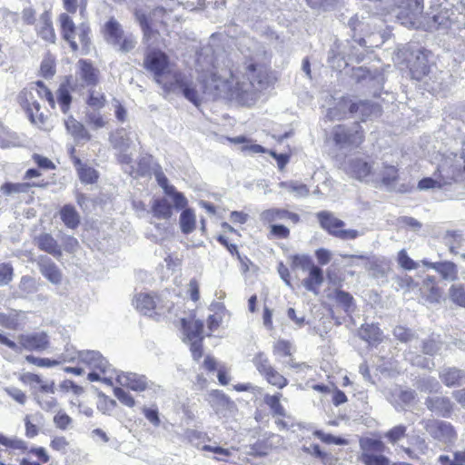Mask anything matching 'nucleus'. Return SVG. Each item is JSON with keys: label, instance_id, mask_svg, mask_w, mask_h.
<instances>
[{"label": "nucleus", "instance_id": "61", "mask_svg": "<svg viewBox=\"0 0 465 465\" xmlns=\"http://www.w3.org/2000/svg\"><path fill=\"white\" fill-rule=\"evenodd\" d=\"M33 395L35 401L44 411H49L57 406V401L54 397L43 398L39 395L38 391H34Z\"/></svg>", "mask_w": 465, "mask_h": 465}, {"label": "nucleus", "instance_id": "52", "mask_svg": "<svg viewBox=\"0 0 465 465\" xmlns=\"http://www.w3.org/2000/svg\"><path fill=\"white\" fill-rule=\"evenodd\" d=\"M335 300L337 303L342 307V309L349 312L352 310L353 307V298L352 296L344 291L338 290L335 292Z\"/></svg>", "mask_w": 465, "mask_h": 465}, {"label": "nucleus", "instance_id": "55", "mask_svg": "<svg viewBox=\"0 0 465 465\" xmlns=\"http://www.w3.org/2000/svg\"><path fill=\"white\" fill-rule=\"evenodd\" d=\"M407 427L404 425H397L388 430L384 437L391 444H395L406 436Z\"/></svg>", "mask_w": 465, "mask_h": 465}, {"label": "nucleus", "instance_id": "19", "mask_svg": "<svg viewBox=\"0 0 465 465\" xmlns=\"http://www.w3.org/2000/svg\"><path fill=\"white\" fill-rule=\"evenodd\" d=\"M77 78L83 86L94 87L98 83L99 71L86 60H79L77 63Z\"/></svg>", "mask_w": 465, "mask_h": 465}, {"label": "nucleus", "instance_id": "43", "mask_svg": "<svg viewBox=\"0 0 465 465\" xmlns=\"http://www.w3.org/2000/svg\"><path fill=\"white\" fill-rule=\"evenodd\" d=\"M195 215L191 209H185L180 215V227L183 233H190L195 228Z\"/></svg>", "mask_w": 465, "mask_h": 465}, {"label": "nucleus", "instance_id": "63", "mask_svg": "<svg viewBox=\"0 0 465 465\" xmlns=\"http://www.w3.org/2000/svg\"><path fill=\"white\" fill-rule=\"evenodd\" d=\"M114 395L122 404L127 407L132 408L135 405V401L133 398V396L120 387H116L114 389Z\"/></svg>", "mask_w": 465, "mask_h": 465}, {"label": "nucleus", "instance_id": "47", "mask_svg": "<svg viewBox=\"0 0 465 465\" xmlns=\"http://www.w3.org/2000/svg\"><path fill=\"white\" fill-rule=\"evenodd\" d=\"M86 104L95 110H100L105 104V96L101 91L91 89L86 99Z\"/></svg>", "mask_w": 465, "mask_h": 465}, {"label": "nucleus", "instance_id": "17", "mask_svg": "<svg viewBox=\"0 0 465 465\" xmlns=\"http://www.w3.org/2000/svg\"><path fill=\"white\" fill-rule=\"evenodd\" d=\"M76 354L80 362L85 364L90 369L98 370L104 373L109 368L107 360L97 351H79Z\"/></svg>", "mask_w": 465, "mask_h": 465}, {"label": "nucleus", "instance_id": "29", "mask_svg": "<svg viewBox=\"0 0 465 465\" xmlns=\"http://www.w3.org/2000/svg\"><path fill=\"white\" fill-rule=\"evenodd\" d=\"M133 303L137 311L148 316H152L156 309L155 298L152 294L146 292H140L136 294L133 300Z\"/></svg>", "mask_w": 465, "mask_h": 465}, {"label": "nucleus", "instance_id": "62", "mask_svg": "<svg viewBox=\"0 0 465 465\" xmlns=\"http://www.w3.org/2000/svg\"><path fill=\"white\" fill-rule=\"evenodd\" d=\"M136 45V40L132 34H125L120 43H118L114 47L117 48L118 51L122 53H128L132 51Z\"/></svg>", "mask_w": 465, "mask_h": 465}, {"label": "nucleus", "instance_id": "57", "mask_svg": "<svg viewBox=\"0 0 465 465\" xmlns=\"http://www.w3.org/2000/svg\"><path fill=\"white\" fill-rule=\"evenodd\" d=\"M418 389L427 393L438 392L440 389L439 381L435 378H424L419 381Z\"/></svg>", "mask_w": 465, "mask_h": 465}, {"label": "nucleus", "instance_id": "11", "mask_svg": "<svg viewBox=\"0 0 465 465\" xmlns=\"http://www.w3.org/2000/svg\"><path fill=\"white\" fill-rule=\"evenodd\" d=\"M424 430L434 439L443 443L455 440L456 432L453 426L447 421L426 420L422 421Z\"/></svg>", "mask_w": 465, "mask_h": 465}, {"label": "nucleus", "instance_id": "45", "mask_svg": "<svg viewBox=\"0 0 465 465\" xmlns=\"http://www.w3.org/2000/svg\"><path fill=\"white\" fill-rule=\"evenodd\" d=\"M449 296L452 302L465 308V288L462 284H452L449 289Z\"/></svg>", "mask_w": 465, "mask_h": 465}, {"label": "nucleus", "instance_id": "56", "mask_svg": "<svg viewBox=\"0 0 465 465\" xmlns=\"http://www.w3.org/2000/svg\"><path fill=\"white\" fill-rule=\"evenodd\" d=\"M445 184L443 183L442 179L434 173L433 177H426L421 179L418 183V188L420 191H426L429 189L441 188Z\"/></svg>", "mask_w": 465, "mask_h": 465}, {"label": "nucleus", "instance_id": "1", "mask_svg": "<svg viewBox=\"0 0 465 465\" xmlns=\"http://www.w3.org/2000/svg\"><path fill=\"white\" fill-rule=\"evenodd\" d=\"M213 69L205 72V97L234 100L251 106L259 99L260 93L270 84L268 68L252 62L244 63L236 74L228 69L227 54L223 49L213 50Z\"/></svg>", "mask_w": 465, "mask_h": 465}, {"label": "nucleus", "instance_id": "6", "mask_svg": "<svg viewBox=\"0 0 465 465\" xmlns=\"http://www.w3.org/2000/svg\"><path fill=\"white\" fill-rule=\"evenodd\" d=\"M0 343L5 344L18 353L21 352L23 349L26 351H42L48 348L49 338L44 331L21 334L18 336V343H15L0 333Z\"/></svg>", "mask_w": 465, "mask_h": 465}, {"label": "nucleus", "instance_id": "20", "mask_svg": "<svg viewBox=\"0 0 465 465\" xmlns=\"http://www.w3.org/2000/svg\"><path fill=\"white\" fill-rule=\"evenodd\" d=\"M453 15V12L447 8L433 12L431 16H429L428 27L430 30H448L451 27Z\"/></svg>", "mask_w": 465, "mask_h": 465}, {"label": "nucleus", "instance_id": "64", "mask_svg": "<svg viewBox=\"0 0 465 465\" xmlns=\"http://www.w3.org/2000/svg\"><path fill=\"white\" fill-rule=\"evenodd\" d=\"M18 288L23 294H31L35 292L37 290L35 281L30 276H23L20 280Z\"/></svg>", "mask_w": 465, "mask_h": 465}, {"label": "nucleus", "instance_id": "60", "mask_svg": "<svg viewBox=\"0 0 465 465\" xmlns=\"http://www.w3.org/2000/svg\"><path fill=\"white\" fill-rule=\"evenodd\" d=\"M14 277V268L9 262L0 263V286L7 285Z\"/></svg>", "mask_w": 465, "mask_h": 465}, {"label": "nucleus", "instance_id": "25", "mask_svg": "<svg viewBox=\"0 0 465 465\" xmlns=\"http://www.w3.org/2000/svg\"><path fill=\"white\" fill-rule=\"evenodd\" d=\"M40 272L52 283L58 284L62 281V272L47 256H40L37 262Z\"/></svg>", "mask_w": 465, "mask_h": 465}, {"label": "nucleus", "instance_id": "12", "mask_svg": "<svg viewBox=\"0 0 465 465\" xmlns=\"http://www.w3.org/2000/svg\"><path fill=\"white\" fill-rule=\"evenodd\" d=\"M344 169L350 176L360 181H366L369 176L374 174L372 163L361 157L349 159Z\"/></svg>", "mask_w": 465, "mask_h": 465}, {"label": "nucleus", "instance_id": "4", "mask_svg": "<svg viewBox=\"0 0 465 465\" xmlns=\"http://www.w3.org/2000/svg\"><path fill=\"white\" fill-rule=\"evenodd\" d=\"M355 117H361V121H365L371 116H379L381 108L379 104L367 100H359L352 102L349 98H343L339 103L337 108L329 110L328 115L331 119H342L346 116L347 112Z\"/></svg>", "mask_w": 465, "mask_h": 465}, {"label": "nucleus", "instance_id": "49", "mask_svg": "<svg viewBox=\"0 0 465 465\" xmlns=\"http://www.w3.org/2000/svg\"><path fill=\"white\" fill-rule=\"evenodd\" d=\"M252 363L261 375L272 367L269 358L262 351H259L253 356Z\"/></svg>", "mask_w": 465, "mask_h": 465}, {"label": "nucleus", "instance_id": "22", "mask_svg": "<svg viewBox=\"0 0 465 465\" xmlns=\"http://www.w3.org/2000/svg\"><path fill=\"white\" fill-rule=\"evenodd\" d=\"M316 216L321 227L332 236H335L337 232L345 225L342 220L338 219L332 213L328 211L319 212L316 213Z\"/></svg>", "mask_w": 465, "mask_h": 465}, {"label": "nucleus", "instance_id": "27", "mask_svg": "<svg viewBox=\"0 0 465 465\" xmlns=\"http://www.w3.org/2000/svg\"><path fill=\"white\" fill-rule=\"evenodd\" d=\"M422 263L426 267L435 270L444 280L455 281L458 278L457 266L451 262H430L423 260Z\"/></svg>", "mask_w": 465, "mask_h": 465}, {"label": "nucleus", "instance_id": "46", "mask_svg": "<svg viewBox=\"0 0 465 465\" xmlns=\"http://www.w3.org/2000/svg\"><path fill=\"white\" fill-rule=\"evenodd\" d=\"M280 186L293 193L296 197H305L309 194L308 187L297 182H282L280 183Z\"/></svg>", "mask_w": 465, "mask_h": 465}, {"label": "nucleus", "instance_id": "42", "mask_svg": "<svg viewBox=\"0 0 465 465\" xmlns=\"http://www.w3.org/2000/svg\"><path fill=\"white\" fill-rule=\"evenodd\" d=\"M57 104L64 114H67L70 110L71 103H72V95L68 89L61 85L56 93Z\"/></svg>", "mask_w": 465, "mask_h": 465}, {"label": "nucleus", "instance_id": "24", "mask_svg": "<svg viewBox=\"0 0 465 465\" xmlns=\"http://www.w3.org/2000/svg\"><path fill=\"white\" fill-rule=\"evenodd\" d=\"M261 218L264 222L272 223L275 221H286L289 220L292 223L296 224L300 222V216L295 213L289 212L285 209L272 208L265 210L262 213Z\"/></svg>", "mask_w": 465, "mask_h": 465}, {"label": "nucleus", "instance_id": "23", "mask_svg": "<svg viewBox=\"0 0 465 465\" xmlns=\"http://www.w3.org/2000/svg\"><path fill=\"white\" fill-rule=\"evenodd\" d=\"M59 22L63 38L69 43L73 51H77L78 45L75 42V32L77 27H75L74 21L68 15L64 13L59 15Z\"/></svg>", "mask_w": 465, "mask_h": 465}, {"label": "nucleus", "instance_id": "53", "mask_svg": "<svg viewBox=\"0 0 465 465\" xmlns=\"http://www.w3.org/2000/svg\"><path fill=\"white\" fill-rule=\"evenodd\" d=\"M85 122L94 129H99L105 126L106 122L98 110L88 111L85 114Z\"/></svg>", "mask_w": 465, "mask_h": 465}, {"label": "nucleus", "instance_id": "9", "mask_svg": "<svg viewBox=\"0 0 465 465\" xmlns=\"http://www.w3.org/2000/svg\"><path fill=\"white\" fill-rule=\"evenodd\" d=\"M143 65L153 74L158 84L163 83V77L169 72L168 56L160 50L149 51L145 55Z\"/></svg>", "mask_w": 465, "mask_h": 465}, {"label": "nucleus", "instance_id": "50", "mask_svg": "<svg viewBox=\"0 0 465 465\" xmlns=\"http://www.w3.org/2000/svg\"><path fill=\"white\" fill-rule=\"evenodd\" d=\"M54 57L50 54H46L43 59L40 66V74L45 78L52 77L55 73Z\"/></svg>", "mask_w": 465, "mask_h": 465}, {"label": "nucleus", "instance_id": "38", "mask_svg": "<svg viewBox=\"0 0 465 465\" xmlns=\"http://www.w3.org/2000/svg\"><path fill=\"white\" fill-rule=\"evenodd\" d=\"M61 219L64 223L71 229H74L80 223L79 215L72 205H64L60 211Z\"/></svg>", "mask_w": 465, "mask_h": 465}, {"label": "nucleus", "instance_id": "59", "mask_svg": "<svg viewBox=\"0 0 465 465\" xmlns=\"http://www.w3.org/2000/svg\"><path fill=\"white\" fill-rule=\"evenodd\" d=\"M393 335L397 340L405 343L417 339L414 332L403 326H396L393 330Z\"/></svg>", "mask_w": 465, "mask_h": 465}, {"label": "nucleus", "instance_id": "3", "mask_svg": "<svg viewBox=\"0 0 465 465\" xmlns=\"http://www.w3.org/2000/svg\"><path fill=\"white\" fill-rule=\"evenodd\" d=\"M176 316L183 335V341L190 345L193 358L199 361L203 356V323L202 320L196 319L194 311L184 312L182 316Z\"/></svg>", "mask_w": 465, "mask_h": 465}, {"label": "nucleus", "instance_id": "58", "mask_svg": "<svg viewBox=\"0 0 465 465\" xmlns=\"http://www.w3.org/2000/svg\"><path fill=\"white\" fill-rule=\"evenodd\" d=\"M30 187L29 183H4L0 190L5 195H11L13 193H25Z\"/></svg>", "mask_w": 465, "mask_h": 465}, {"label": "nucleus", "instance_id": "30", "mask_svg": "<svg viewBox=\"0 0 465 465\" xmlns=\"http://www.w3.org/2000/svg\"><path fill=\"white\" fill-rule=\"evenodd\" d=\"M205 370L209 372H217V379L221 385H227L230 382L228 368L223 362L216 361L213 357L205 356Z\"/></svg>", "mask_w": 465, "mask_h": 465}, {"label": "nucleus", "instance_id": "48", "mask_svg": "<svg viewBox=\"0 0 465 465\" xmlns=\"http://www.w3.org/2000/svg\"><path fill=\"white\" fill-rule=\"evenodd\" d=\"M282 397V393H277L274 395H265L264 402L268 405L274 414L279 416H285V411L282 405L280 402Z\"/></svg>", "mask_w": 465, "mask_h": 465}, {"label": "nucleus", "instance_id": "35", "mask_svg": "<svg viewBox=\"0 0 465 465\" xmlns=\"http://www.w3.org/2000/svg\"><path fill=\"white\" fill-rule=\"evenodd\" d=\"M210 403L217 413L230 410L233 406V402L220 391H213L210 394Z\"/></svg>", "mask_w": 465, "mask_h": 465}, {"label": "nucleus", "instance_id": "37", "mask_svg": "<svg viewBox=\"0 0 465 465\" xmlns=\"http://www.w3.org/2000/svg\"><path fill=\"white\" fill-rule=\"evenodd\" d=\"M38 35L41 36L45 41L49 43L55 42V34L52 25V22L49 16L45 14L41 16L40 24L37 28Z\"/></svg>", "mask_w": 465, "mask_h": 465}, {"label": "nucleus", "instance_id": "7", "mask_svg": "<svg viewBox=\"0 0 465 465\" xmlns=\"http://www.w3.org/2000/svg\"><path fill=\"white\" fill-rule=\"evenodd\" d=\"M134 15L142 27L144 41L149 46L153 45L155 43L158 33L151 27L150 24L159 22L166 25L168 23L167 16L169 15L166 10L163 7H157L153 11L150 18L141 10H136Z\"/></svg>", "mask_w": 465, "mask_h": 465}, {"label": "nucleus", "instance_id": "32", "mask_svg": "<svg viewBox=\"0 0 465 465\" xmlns=\"http://www.w3.org/2000/svg\"><path fill=\"white\" fill-rule=\"evenodd\" d=\"M323 281L322 270L314 265L309 270V277L303 280L302 284L306 290L317 294L318 287L322 284Z\"/></svg>", "mask_w": 465, "mask_h": 465}, {"label": "nucleus", "instance_id": "54", "mask_svg": "<svg viewBox=\"0 0 465 465\" xmlns=\"http://www.w3.org/2000/svg\"><path fill=\"white\" fill-rule=\"evenodd\" d=\"M442 346V342L439 340V336H431L422 342V351L428 355L436 354Z\"/></svg>", "mask_w": 465, "mask_h": 465}, {"label": "nucleus", "instance_id": "26", "mask_svg": "<svg viewBox=\"0 0 465 465\" xmlns=\"http://www.w3.org/2000/svg\"><path fill=\"white\" fill-rule=\"evenodd\" d=\"M105 41L115 46L125 35L120 23L114 17H111L104 26Z\"/></svg>", "mask_w": 465, "mask_h": 465}, {"label": "nucleus", "instance_id": "8", "mask_svg": "<svg viewBox=\"0 0 465 465\" xmlns=\"http://www.w3.org/2000/svg\"><path fill=\"white\" fill-rule=\"evenodd\" d=\"M413 79L421 80L430 72L428 54L425 49L408 47L404 53Z\"/></svg>", "mask_w": 465, "mask_h": 465}, {"label": "nucleus", "instance_id": "15", "mask_svg": "<svg viewBox=\"0 0 465 465\" xmlns=\"http://www.w3.org/2000/svg\"><path fill=\"white\" fill-rule=\"evenodd\" d=\"M424 404L428 410L443 418L450 417L454 408L450 399L445 396L427 397Z\"/></svg>", "mask_w": 465, "mask_h": 465}, {"label": "nucleus", "instance_id": "16", "mask_svg": "<svg viewBox=\"0 0 465 465\" xmlns=\"http://www.w3.org/2000/svg\"><path fill=\"white\" fill-rule=\"evenodd\" d=\"M454 158L446 157L439 164L435 175H439L442 179L443 183L450 184L460 173L461 165Z\"/></svg>", "mask_w": 465, "mask_h": 465}, {"label": "nucleus", "instance_id": "2", "mask_svg": "<svg viewBox=\"0 0 465 465\" xmlns=\"http://www.w3.org/2000/svg\"><path fill=\"white\" fill-rule=\"evenodd\" d=\"M35 94L45 98L52 108L55 107V101L52 92L42 81H36L29 88L24 89L19 96V103L25 110L32 124L41 126L46 121V116L41 112L40 104L35 100Z\"/></svg>", "mask_w": 465, "mask_h": 465}, {"label": "nucleus", "instance_id": "36", "mask_svg": "<svg viewBox=\"0 0 465 465\" xmlns=\"http://www.w3.org/2000/svg\"><path fill=\"white\" fill-rule=\"evenodd\" d=\"M210 311L213 312V314L209 315L207 324L210 331L213 332L219 328L223 321L225 308L223 303L217 302L210 306Z\"/></svg>", "mask_w": 465, "mask_h": 465}, {"label": "nucleus", "instance_id": "13", "mask_svg": "<svg viewBox=\"0 0 465 465\" xmlns=\"http://www.w3.org/2000/svg\"><path fill=\"white\" fill-rule=\"evenodd\" d=\"M173 77L174 81L170 83L169 85L167 83L163 84L164 88L172 92H181L196 107H199L201 102L194 87L181 74H175Z\"/></svg>", "mask_w": 465, "mask_h": 465}, {"label": "nucleus", "instance_id": "39", "mask_svg": "<svg viewBox=\"0 0 465 465\" xmlns=\"http://www.w3.org/2000/svg\"><path fill=\"white\" fill-rule=\"evenodd\" d=\"M359 336L366 341H379L381 340V331L375 324H364L359 330Z\"/></svg>", "mask_w": 465, "mask_h": 465}, {"label": "nucleus", "instance_id": "44", "mask_svg": "<svg viewBox=\"0 0 465 465\" xmlns=\"http://www.w3.org/2000/svg\"><path fill=\"white\" fill-rule=\"evenodd\" d=\"M446 244L452 254H458L456 249L461 245L463 242L462 234L458 231H448L444 236Z\"/></svg>", "mask_w": 465, "mask_h": 465}, {"label": "nucleus", "instance_id": "14", "mask_svg": "<svg viewBox=\"0 0 465 465\" xmlns=\"http://www.w3.org/2000/svg\"><path fill=\"white\" fill-rule=\"evenodd\" d=\"M237 450V448H225L208 440V443L205 442V460L229 462L235 457Z\"/></svg>", "mask_w": 465, "mask_h": 465}, {"label": "nucleus", "instance_id": "40", "mask_svg": "<svg viewBox=\"0 0 465 465\" xmlns=\"http://www.w3.org/2000/svg\"><path fill=\"white\" fill-rule=\"evenodd\" d=\"M75 164L79 165L77 171L79 179L82 183H94L96 182L98 175L97 172L94 168L82 164L79 159L75 161Z\"/></svg>", "mask_w": 465, "mask_h": 465}, {"label": "nucleus", "instance_id": "10", "mask_svg": "<svg viewBox=\"0 0 465 465\" xmlns=\"http://www.w3.org/2000/svg\"><path fill=\"white\" fill-rule=\"evenodd\" d=\"M109 140L114 149L118 152V161L129 164L133 160V154L128 153L132 144L130 133L124 128H119L110 134Z\"/></svg>", "mask_w": 465, "mask_h": 465}, {"label": "nucleus", "instance_id": "28", "mask_svg": "<svg viewBox=\"0 0 465 465\" xmlns=\"http://www.w3.org/2000/svg\"><path fill=\"white\" fill-rule=\"evenodd\" d=\"M66 131L74 137L77 142L89 141L91 134L84 126L83 124L78 122L73 115H68L64 120Z\"/></svg>", "mask_w": 465, "mask_h": 465}, {"label": "nucleus", "instance_id": "33", "mask_svg": "<svg viewBox=\"0 0 465 465\" xmlns=\"http://www.w3.org/2000/svg\"><path fill=\"white\" fill-rule=\"evenodd\" d=\"M359 444L361 450V454L371 455L374 453H382L387 449L381 440L370 437L361 438Z\"/></svg>", "mask_w": 465, "mask_h": 465}, {"label": "nucleus", "instance_id": "18", "mask_svg": "<svg viewBox=\"0 0 465 465\" xmlns=\"http://www.w3.org/2000/svg\"><path fill=\"white\" fill-rule=\"evenodd\" d=\"M116 381L119 385L134 391H143L148 388L147 378L134 372H120L116 376Z\"/></svg>", "mask_w": 465, "mask_h": 465}, {"label": "nucleus", "instance_id": "41", "mask_svg": "<svg viewBox=\"0 0 465 465\" xmlns=\"http://www.w3.org/2000/svg\"><path fill=\"white\" fill-rule=\"evenodd\" d=\"M153 212L158 218L167 219L172 214V206L167 199H156L153 204Z\"/></svg>", "mask_w": 465, "mask_h": 465}, {"label": "nucleus", "instance_id": "21", "mask_svg": "<svg viewBox=\"0 0 465 465\" xmlns=\"http://www.w3.org/2000/svg\"><path fill=\"white\" fill-rule=\"evenodd\" d=\"M439 377L447 387H458L465 382V371L457 367H442Z\"/></svg>", "mask_w": 465, "mask_h": 465}, {"label": "nucleus", "instance_id": "5", "mask_svg": "<svg viewBox=\"0 0 465 465\" xmlns=\"http://www.w3.org/2000/svg\"><path fill=\"white\" fill-rule=\"evenodd\" d=\"M331 135L335 145L341 150H353L364 141V133L358 123L351 125L338 124L333 127Z\"/></svg>", "mask_w": 465, "mask_h": 465}, {"label": "nucleus", "instance_id": "34", "mask_svg": "<svg viewBox=\"0 0 465 465\" xmlns=\"http://www.w3.org/2000/svg\"><path fill=\"white\" fill-rule=\"evenodd\" d=\"M24 319L25 313L22 312L11 311L8 313H0V325L10 330H16Z\"/></svg>", "mask_w": 465, "mask_h": 465}, {"label": "nucleus", "instance_id": "31", "mask_svg": "<svg viewBox=\"0 0 465 465\" xmlns=\"http://www.w3.org/2000/svg\"><path fill=\"white\" fill-rule=\"evenodd\" d=\"M37 246L42 251L52 254L55 258L62 256V251L56 240L49 233L40 234L36 238Z\"/></svg>", "mask_w": 465, "mask_h": 465}, {"label": "nucleus", "instance_id": "51", "mask_svg": "<svg viewBox=\"0 0 465 465\" xmlns=\"http://www.w3.org/2000/svg\"><path fill=\"white\" fill-rule=\"evenodd\" d=\"M361 460L364 465H391L390 459L381 455V453L361 454Z\"/></svg>", "mask_w": 465, "mask_h": 465}]
</instances>
